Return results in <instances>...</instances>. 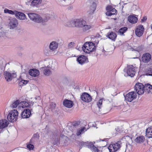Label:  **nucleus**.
<instances>
[{
    "label": "nucleus",
    "mask_w": 152,
    "mask_h": 152,
    "mask_svg": "<svg viewBox=\"0 0 152 152\" xmlns=\"http://www.w3.org/2000/svg\"><path fill=\"white\" fill-rule=\"evenodd\" d=\"M72 26L81 28L83 32H87L92 28L91 26L87 24L86 21L82 19H74L70 22Z\"/></svg>",
    "instance_id": "obj_1"
},
{
    "label": "nucleus",
    "mask_w": 152,
    "mask_h": 152,
    "mask_svg": "<svg viewBox=\"0 0 152 152\" xmlns=\"http://www.w3.org/2000/svg\"><path fill=\"white\" fill-rule=\"evenodd\" d=\"M82 49L84 52L89 53L95 51L96 49L95 44L91 42L85 43L82 47Z\"/></svg>",
    "instance_id": "obj_2"
},
{
    "label": "nucleus",
    "mask_w": 152,
    "mask_h": 152,
    "mask_svg": "<svg viewBox=\"0 0 152 152\" xmlns=\"http://www.w3.org/2000/svg\"><path fill=\"white\" fill-rule=\"evenodd\" d=\"M28 15L30 19L33 21L37 23H41L43 21L42 18L39 15L35 13H29Z\"/></svg>",
    "instance_id": "obj_3"
},
{
    "label": "nucleus",
    "mask_w": 152,
    "mask_h": 152,
    "mask_svg": "<svg viewBox=\"0 0 152 152\" xmlns=\"http://www.w3.org/2000/svg\"><path fill=\"white\" fill-rule=\"evenodd\" d=\"M18 112L14 110L11 111L7 116L8 120L10 122H13L17 120L18 117Z\"/></svg>",
    "instance_id": "obj_4"
},
{
    "label": "nucleus",
    "mask_w": 152,
    "mask_h": 152,
    "mask_svg": "<svg viewBox=\"0 0 152 152\" xmlns=\"http://www.w3.org/2000/svg\"><path fill=\"white\" fill-rule=\"evenodd\" d=\"M82 144L80 145V149L81 148L83 147L91 149L92 151L94 152H99V150L98 147L95 146L93 143H81Z\"/></svg>",
    "instance_id": "obj_5"
},
{
    "label": "nucleus",
    "mask_w": 152,
    "mask_h": 152,
    "mask_svg": "<svg viewBox=\"0 0 152 152\" xmlns=\"http://www.w3.org/2000/svg\"><path fill=\"white\" fill-rule=\"evenodd\" d=\"M125 100L126 102H131L137 98V94L136 92L132 91L124 95Z\"/></svg>",
    "instance_id": "obj_6"
},
{
    "label": "nucleus",
    "mask_w": 152,
    "mask_h": 152,
    "mask_svg": "<svg viewBox=\"0 0 152 152\" xmlns=\"http://www.w3.org/2000/svg\"><path fill=\"white\" fill-rule=\"evenodd\" d=\"M135 90L139 95H142L143 94L144 91V86L142 83H137L134 86Z\"/></svg>",
    "instance_id": "obj_7"
},
{
    "label": "nucleus",
    "mask_w": 152,
    "mask_h": 152,
    "mask_svg": "<svg viewBox=\"0 0 152 152\" xmlns=\"http://www.w3.org/2000/svg\"><path fill=\"white\" fill-rule=\"evenodd\" d=\"M124 71L126 72L127 75L131 77H134L136 72L134 67L132 65L128 66L126 68L124 69Z\"/></svg>",
    "instance_id": "obj_8"
},
{
    "label": "nucleus",
    "mask_w": 152,
    "mask_h": 152,
    "mask_svg": "<svg viewBox=\"0 0 152 152\" xmlns=\"http://www.w3.org/2000/svg\"><path fill=\"white\" fill-rule=\"evenodd\" d=\"M121 147L119 143H113L109 145L108 149L110 152H115L119 149Z\"/></svg>",
    "instance_id": "obj_9"
},
{
    "label": "nucleus",
    "mask_w": 152,
    "mask_h": 152,
    "mask_svg": "<svg viewBox=\"0 0 152 152\" xmlns=\"http://www.w3.org/2000/svg\"><path fill=\"white\" fill-rule=\"evenodd\" d=\"M80 98V99L83 102L87 103L90 102L92 99L91 96L86 92L83 93L81 95Z\"/></svg>",
    "instance_id": "obj_10"
},
{
    "label": "nucleus",
    "mask_w": 152,
    "mask_h": 152,
    "mask_svg": "<svg viewBox=\"0 0 152 152\" xmlns=\"http://www.w3.org/2000/svg\"><path fill=\"white\" fill-rule=\"evenodd\" d=\"M107 12L106 15L108 16H111L116 15L117 14V11L115 8H113L111 6H108L106 8Z\"/></svg>",
    "instance_id": "obj_11"
},
{
    "label": "nucleus",
    "mask_w": 152,
    "mask_h": 152,
    "mask_svg": "<svg viewBox=\"0 0 152 152\" xmlns=\"http://www.w3.org/2000/svg\"><path fill=\"white\" fill-rule=\"evenodd\" d=\"M4 75L5 79L8 82L10 81L14 78H15L17 76L16 73H11L7 71L4 72Z\"/></svg>",
    "instance_id": "obj_12"
},
{
    "label": "nucleus",
    "mask_w": 152,
    "mask_h": 152,
    "mask_svg": "<svg viewBox=\"0 0 152 152\" xmlns=\"http://www.w3.org/2000/svg\"><path fill=\"white\" fill-rule=\"evenodd\" d=\"M144 31V28L141 25L137 26L135 31L136 35L138 37H141L143 34Z\"/></svg>",
    "instance_id": "obj_13"
},
{
    "label": "nucleus",
    "mask_w": 152,
    "mask_h": 152,
    "mask_svg": "<svg viewBox=\"0 0 152 152\" xmlns=\"http://www.w3.org/2000/svg\"><path fill=\"white\" fill-rule=\"evenodd\" d=\"M32 109L30 110L27 109L24 110L21 114V116L22 118H29L31 115V112Z\"/></svg>",
    "instance_id": "obj_14"
},
{
    "label": "nucleus",
    "mask_w": 152,
    "mask_h": 152,
    "mask_svg": "<svg viewBox=\"0 0 152 152\" xmlns=\"http://www.w3.org/2000/svg\"><path fill=\"white\" fill-rule=\"evenodd\" d=\"M18 24L17 20L14 18L10 20L8 26L10 29H13L17 27Z\"/></svg>",
    "instance_id": "obj_15"
},
{
    "label": "nucleus",
    "mask_w": 152,
    "mask_h": 152,
    "mask_svg": "<svg viewBox=\"0 0 152 152\" xmlns=\"http://www.w3.org/2000/svg\"><path fill=\"white\" fill-rule=\"evenodd\" d=\"M79 63L81 64L88 62V59L86 56L82 55L79 57L77 59Z\"/></svg>",
    "instance_id": "obj_16"
},
{
    "label": "nucleus",
    "mask_w": 152,
    "mask_h": 152,
    "mask_svg": "<svg viewBox=\"0 0 152 152\" xmlns=\"http://www.w3.org/2000/svg\"><path fill=\"white\" fill-rule=\"evenodd\" d=\"M151 56L149 53L144 54L142 56V59L143 62L147 63L151 60Z\"/></svg>",
    "instance_id": "obj_17"
},
{
    "label": "nucleus",
    "mask_w": 152,
    "mask_h": 152,
    "mask_svg": "<svg viewBox=\"0 0 152 152\" xmlns=\"http://www.w3.org/2000/svg\"><path fill=\"white\" fill-rule=\"evenodd\" d=\"M132 142V138L129 136H126L121 138L120 140L117 142Z\"/></svg>",
    "instance_id": "obj_18"
},
{
    "label": "nucleus",
    "mask_w": 152,
    "mask_h": 152,
    "mask_svg": "<svg viewBox=\"0 0 152 152\" xmlns=\"http://www.w3.org/2000/svg\"><path fill=\"white\" fill-rule=\"evenodd\" d=\"M128 21L131 23L134 24L138 21V18L134 15H130L128 17Z\"/></svg>",
    "instance_id": "obj_19"
},
{
    "label": "nucleus",
    "mask_w": 152,
    "mask_h": 152,
    "mask_svg": "<svg viewBox=\"0 0 152 152\" xmlns=\"http://www.w3.org/2000/svg\"><path fill=\"white\" fill-rule=\"evenodd\" d=\"M63 104L64 106L67 107L71 108L73 105V103L70 100L66 99L64 101Z\"/></svg>",
    "instance_id": "obj_20"
},
{
    "label": "nucleus",
    "mask_w": 152,
    "mask_h": 152,
    "mask_svg": "<svg viewBox=\"0 0 152 152\" xmlns=\"http://www.w3.org/2000/svg\"><path fill=\"white\" fill-rule=\"evenodd\" d=\"M29 75L34 77H36L39 75V71L36 69H30L29 71Z\"/></svg>",
    "instance_id": "obj_21"
},
{
    "label": "nucleus",
    "mask_w": 152,
    "mask_h": 152,
    "mask_svg": "<svg viewBox=\"0 0 152 152\" xmlns=\"http://www.w3.org/2000/svg\"><path fill=\"white\" fill-rule=\"evenodd\" d=\"M144 91L147 93L152 94V85L148 83L145 84Z\"/></svg>",
    "instance_id": "obj_22"
},
{
    "label": "nucleus",
    "mask_w": 152,
    "mask_h": 152,
    "mask_svg": "<svg viewBox=\"0 0 152 152\" xmlns=\"http://www.w3.org/2000/svg\"><path fill=\"white\" fill-rule=\"evenodd\" d=\"M15 15L16 17L21 20H24L26 18V16L23 13L16 11Z\"/></svg>",
    "instance_id": "obj_23"
},
{
    "label": "nucleus",
    "mask_w": 152,
    "mask_h": 152,
    "mask_svg": "<svg viewBox=\"0 0 152 152\" xmlns=\"http://www.w3.org/2000/svg\"><path fill=\"white\" fill-rule=\"evenodd\" d=\"M58 43L55 41L51 42L49 45V48L52 51H54L58 48Z\"/></svg>",
    "instance_id": "obj_24"
},
{
    "label": "nucleus",
    "mask_w": 152,
    "mask_h": 152,
    "mask_svg": "<svg viewBox=\"0 0 152 152\" xmlns=\"http://www.w3.org/2000/svg\"><path fill=\"white\" fill-rule=\"evenodd\" d=\"M107 36L108 38L113 41H115L117 37L116 34L113 32H111L110 33H108Z\"/></svg>",
    "instance_id": "obj_25"
},
{
    "label": "nucleus",
    "mask_w": 152,
    "mask_h": 152,
    "mask_svg": "<svg viewBox=\"0 0 152 152\" xmlns=\"http://www.w3.org/2000/svg\"><path fill=\"white\" fill-rule=\"evenodd\" d=\"M96 3L93 2L92 5L90 6V10L88 11L89 13L92 14L94 13L96 10Z\"/></svg>",
    "instance_id": "obj_26"
},
{
    "label": "nucleus",
    "mask_w": 152,
    "mask_h": 152,
    "mask_svg": "<svg viewBox=\"0 0 152 152\" xmlns=\"http://www.w3.org/2000/svg\"><path fill=\"white\" fill-rule=\"evenodd\" d=\"M146 139L145 137L143 136H140L137 137L135 140L136 142H141L145 141Z\"/></svg>",
    "instance_id": "obj_27"
},
{
    "label": "nucleus",
    "mask_w": 152,
    "mask_h": 152,
    "mask_svg": "<svg viewBox=\"0 0 152 152\" xmlns=\"http://www.w3.org/2000/svg\"><path fill=\"white\" fill-rule=\"evenodd\" d=\"M42 1V0H34L31 2V5L33 7L35 6L37 7Z\"/></svg>",
    "instance_id": "obj_28"
},
{
    "label": "nucleus",
    "mask_w": 152,
    "mask_h": 152,
    "mask_svg": "<svg viewBox=\"0 0 152 152\" xmlns=\"http://www.w3.org/2000/svg\"><path fill=\"white\" fill-rule=\"evenodd\" d=\"M146 135L148 138L152 137V128H148L146 131Z\"/></svg>",
    "instance_id": "obj_29"
},
{
    "label": "nucleus",
    "mask_w": 152,
    "mask_h": 152,
    "mask_svg": "<svg viewBox=\"0 0 152 152\" xmlns=\"http://www.w3.org/2000/svg\"><path fill=\"white\" fill-rule=\"evenodd\" d=\"M39 136L37 134H34L31 140V141L29 142H38L39 140Z\"/></svg>",
    "instance_id": "obj_30"
},
{
    "label": "nucleus",
    "mask_w": 152,
    "mask_h": 152,
    "mask_svg": "<svg viewBox=\"0 0 152 152\" xmlns=\"http://www.w3.org/2000/svg\"><path fill=\"white\" fill-rule=\"evenodd\" d=\"M128 28L126 27H124L121 28L118 31V33L120 35H123L124 34L127 30Z\"/></svg>",
    "instance_id": "obj_31"
},
{
    "label": "nucleus",
    "mask_w": 152,
    "mask_h": 152,
    "mask_svg": "<svg viewBox=\"0 0 152 152\" xmlns=\"http://www.w3.org/2000/svg\"><path fill=\"white\" fill-rule=\"evenodd\" d=\"M20 105H22V107L23 108H25V107H28L29 105V104L28 103V102H21L20 103V105L19 106L20 107Z\"/></svg>",
    "instance_id": "obj_32"
},
{
    "label": "nucleus",
    "mask_w": 152,
    "mask_h": 152,
    "mask_svg": "<svg viewBox=\"0 0 152 152\" xmlns=\"http://www.w3.org/2000/svg\"><path fill=\"white\" fill-rule=\"evenodd\" d=\"M16 11H13L11 10H9L7 9H5L4 10V12L5 13H8L9 14L12 15H15V13H16Z\"/></svg>",
    "instance_id": "obj_33"
},
{
    "label": "nucleus",
    "mask_w": 152,
    "mask_h": 152,
    "mask_svg": "<svg viewBox=\"0 0 152 152\" xmlns=\"http://www.w3.org/2000/svg\"><path fill=\"white\" fill-rule=\"evenodd\" d=\"M44 74L46 76H48L50 75L52 73L50 70L48 69H46L44 70L43 72Z\"/></svg>",
    "instance_id": "obj_34"
},
{
    "label": "nucleus",
    "mask_w": 152,
    "mask_h": 152,
    "mask_svg": "<svg viewBox=\"0 0 152 152\" xmlns=\"http://www.w3.org/2000/svg\"><path fill=\"white\" fill-rule=\"evenodd\" d=\"M20 101L19 100H17L12 104L11 107L13 108H16L18 105H20Z\"/></svg>",
    "instance_id": "obj_35"
},
{
    "label": "nucleus",
    "mask_w": 152,
    "mask_h": 152,
    "mask_svg": "<svg viewBox=\"0 0 152 152\" xmlns=\"http://www.w3.org/2000/svg\"><path fill=\"white\" fill-rule=\"evenodd\" d=\"M103 100V99H100L97 103V105L99 109L101 108Z\"/></svg>",
    "instance_id": "obj_36"
},
{
    "label": "nucleus",
    "mask_w": 152,
    "mask_h": 152,
    "mask_svg": "<svg viewBox=\"0 0 152 152\" xmlns=\"http://www.w3.org/2000/svg\"><path fill=\"white\" fill-rule=\"evenodd\" d=\"M85 129V127H83L81 128L80 129L78 130L76 133L77 135V136H79L80 135L81 133H83L84 132Z\"/></svg>",
    "instance_id": "obj_37"
},
{
    "label": "nucleus",
    "mask_w": 152,
    "mask_h": 152,
    "mask_svg": "<svg viewBox=\"0 0 152 152\" xmlns=\"http://www.w3.org/2000/svg\"><path fill=\"white\" fill-rule=\"evenodd\" d=\"M6 33L4 32L1 29H0V37H5L6 36Z\"/></svg>",
    "instance_id": "obj_38"
},
{
    "label": "nucleus",
    "mask_w": 152,
    "mask_h": 152,
    "mask_svg": "<svg viewBox=\"0 0 152 152\" xmlns=\"http://www.w3.org/2000/svg\"><path fill=\"white\" fill-rule=\"evenodd\" d=\"M28 82V81L27 80H22L20 81L19 84L20 85L23 86L27 84Z\"/></svg>",
    "instance_id": "obj_39"
},
{
    "label": "nucleus",
    "mask_w": 152,
    "mask_h": 152,
    "mask_svg": "<svg viewBox=\"0 0 152 152\" xmlns=\"http://www.w3.org/2000/svg\"><path fill=\"white\" fill-rule=\"evenodd\" d=\"M27 148L29 150H33L34 148L33 145L31 144H29L27 145Z\"/></svg>",
    "instance_id": "obj_40"
},
{
    "label": "nucleus",
    "mask_w": 152,
    "mask_h": 152,
    "mask_svg": "<svg viewBox=\"0 0 152 152\" xmlns=\"http://www.w3.org/2000/svg\"><path fill=\"white\" fill-rule=\"evenodd\" d=\"M75 45V43L74 42H71L69 43L68 47L69 48H72Z\"/></svg>",
    "instance_id": "obj_41"
},
{
    "label": "nucleus",
    "mask_w": 152,
    "mask_h": 152,
    "mask_svg": "<svg viewBox=\"0 0 152 152\" xmlns=\"http://www.w3.org/2000/svg\"><path fill=\"white\" fill-rule=\"evenodd\" d=\"M104 141L106 142H108V139H107V138L105 139H103V140H101V139H99L97 140L96 141V142H104Z\"/></svg>",
    "instance_id": "obj_42"
},
{
    "label": "nucleus",
    "mask_w": 152,
    "mask_h": 152,
    "mask_svg": "<svg viewBox=\"0 0 152 152\" xmlns=\"http://www.w3.org/2000/svg\"><path fill=\"white\" fill-rule=\"evenodd\" d=\"M148 73V75L152 76V68H149Z\"/></svg>",
    "instance_id": "obj_43"
},
{
    "label": "nucleus",
    "mask_w": 152,
    "mask_h": 152,
    "mask_svg": "<svg viewBox=\"0 0 152 152\" xmlns=\"http://www.w3.org/2000/svg\"><path fill=\"white\" fill-rule=\"evenodd\" d=\"M147 19V18L146 17H144L143 18L141 19L142 22H144Z\"/></svg>",
    "instance_id": "obj_44"
},
{
    "label": "nucleus",
    "mask_w": 152,
    "mask_h": 152,
    "mask_svg": "<svg viewBox=\"0 0 152 152\" xmlns=\"http://www.w3.org/2000/svg\"><path fill=\"white\" fill-rule=\"evenodd\" d=\"M115 129L116 130V131L117 132H118L120 133L121 132V130H119L118 128V127L117 128H117Z\"/></svg>",
    "instance_id": "obj_45"
},
{
    "label": "nucleus",
    "mask_w": 152,
    "mask_h": 152,
    "mask_svg": "<svg viewBox=\"0 0 152 152\" xmlns=\"http://www.w3.org/2000/svg\"><path fill=\"white\" fill-rule=\"evenodd\" d=\"M63 137L64 139H66L67 138V137H66L65 136H63Z\"/></svg>",
    "instance_id": "obj_46"
},
{
    "label": "nucleus",
    "mask_w": 152,
    "mask_h": 152,
    "mask_svg": "<svg viewBox=\"0 0 152 152\" xmlns=\"http://www.w3.org/2000/svg\"><path fill=\"white\" fill-rule=\"evenodd\" d=\"M131 145L129 143H128V144L126 145V147H128L129 146H130Z\"/></svg>",
    "instance_id": "obj_47"
},
{
    "label": "nucleus",
    "mask_w": 152,
    "mask_h": 152,
    "mask_svg": "<svg viewBox=\"0 0 152 152\" xmlns=\"http://www.w3.org/2000/svg\"><path fill=\"white\" fill-rule=\"evenodd\" d=\"M95 124L94 125V124H93V125H92V126H93L95 127V124Z\"/></svg>",
    "instance_id": "obj_48"
},
{
    "label": "nucleus",
    "mask_w": 152,
    "mask_h": 152,
    "mask_svg": "<svg viewBox=\"0 0 152 152\" xmlns=\"http://www.w3.org/2000/svg\"><path fill=\"white\" fill-rule=\"evenodd\" d=\"M68 152H72L71 151L69 150L68 151Z\"/></svg>",
    "instance_id": "obj_49"
},
{
    "label": "nucleus",
    "mask_w": 152,
    "mask_h": 152,
    "mask_svg": "<svg viewBox=\"0 0 152 152\" xmlns=\"http://www.w3.org/2000/svg\"><path fill=\"white\" fill-rule=\"evenodd\" d=\"M116 18H114V20H116Z\"/></svg>",
    "instance_id": "obj_50"
}]
</instances>
